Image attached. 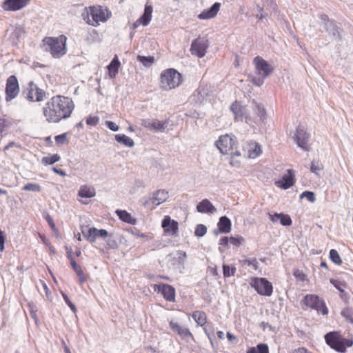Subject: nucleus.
Listing matches in <instances>:
<instances>
[{
  "mask_svg": "<svg viewBox=\"0 0 353 353\" xmlns=\"http://www.w3.org/2000/svg\"><path fill=\"white\" fill-rule=\"evenodd\" d=\"M342 315L353 323V312L350 309H345L341 312Z\"/></svg>",
  "mask_w": 353,
  "mask_h": 353,
  "instance_id": "obj_52",
  "label": "nucleus"
},
{
  "mask_svg": "<svg viewBox=\"0 0 353 353\" xmlns=\"http://www.w3.org/2000/svg\"><path fill=\"white\" fill-rule=\"evenodd\" d=\"M74 109L71 98L56 95L50 98L42 108L43 114L49 123H59L70 117Z\"/></svg>",
  "mask_w": 353,
  "mask_h": 353,
  "instance_id": "obj_1",
  "label": "nucleus"
},
{
  "mask_svg": "<svg viewBox=\"0 0 353 353\" xmlns=\"http://www.w3.org/2000/svg\"><path fill=\"white\" fill-rule=\"evenodd\" d=\"M295 183L294 171L292 169L287 170L285 174L280 180L275 182V185L283 190H286L293 186Z\"/></svg>",
  "mask_w": 353,
  "mask_h": 353,
  "instance_id": "obj_18",
  "label": "nucleus"
},
{
  "mask_svg": "<svg viewBox=\"0 0 353 353\" xmlns=\"http://www.w3.org/2000/svg\"><path fill=\"white\" fill-rule=\"evenodd\" d=\"M23 190L25 191H33V192H40L41 190V186L37 183H29L25 185L23 188Z\"/></svg>",
  "mask_w": 353,
  "mask_h": 353,
  "instance_id": "obj_41",
  "label": "nucleus"
},
{
  "mask_svg": "<svg viewBox=\"0 0 353 353\" xmlns=\"http://www.w3.org/2000/svg\"><path fill=\"white\" fill-rule=\"evenodd\" d=\"M294 276L299 281L304 282L307 280V275L303 272V271L296 269L293 272Z\"/></svg>",
  "mask_w": 353,
  "mask_h": 353,
  "instance_id": "obj_45",
  "label": "nucleus"
},
{
  "mask_svg": "<svg viewBox=\"0 0 353 353\" xmlns=\"http://www.w3.org/2000/svg\"><path fill=\"white\" fill-rule=\"evenodd\" d=\"M53 171L55 173H57V174H59L61 176H65V172L63 170H59V169H57L56 168H53Z\"/></svg>",
  "mask_w": 353,
  "mask_h": 353,
  "instance_id": "obj_60",
  "label": "nucleus"
},
{
  "mask_svg": "<svg viewBox=\"0 0 353 353\" xmlns=\"http://www.w3.org/2000/svg\"><path fill=\"white\" fill-rule=\"evenodd\" d=\"M209 47V41L204 37H198L192 41L190 51L192 55L203 57Z\"/></svg>",
  "mask_w": 353,
  "mask_h": 353,
  "instance_id": "obj_11",
  "label": "nucleus"
},
{
  "mask_svg": "<svg viewBox=\"0 0 353 353\" xmlns=\"http://www.w3.org/2000/svg\"><path fill=\"white\" fill-rule=\"evenodd\" d=\"M230 110L234 114V118L242 119L246 114V108L241 104L239 101H234L230 105Z\"/></svg>",
  "mask_w": 353,
  "mask_h": 353,
  "instance_id": "obj_26",
  "label": "nucleus"
},
{
  "mask_svg": "<svg viewBox=\"0 0 353 353\" xmlns=\"http://www.w3.org/2000/svg\"><path fill=\"white\" fill-rule=\"evenodd\" d=\"M253 63L258 74L261 76L263 79L269 76L273 71V68L259 56L254 58Z\"/></svg>",
  "mask_w": 353,
  "mask_h": 353,
  "instance_id": "obj_14",
  "label": "nucleus"
},
{
  "mask_svg": "<svg viewBox=\"0 0 353 353\" xmlns=\"http://www.w3.org/2000/svg\"><path fill=\"white\" fill-rule=\"evenodd\" d=\"M99 122V118L97 116H89L86 119V124L90 126H96Z\"/></svg>",
  "mask_w": 353,
  "mask_h": 353,
  "instance_id": "obj_47",
  "label": "nucleus"
},
{
  "mask_svg": "<svg viewBox=\"0 0 353 353\" xmlns=\"http://www.w3.org/2000/svg\"><path fill=\"white\" fill-rule=\"evenodd\" d=\"M228 242H229V239L226 236H224L220 239L219 244L221 245L225 246L228 245Z\"/></svg>",
  "mask_w": 353,
  "mask_h": 353,
  "instance_id": "obj_59",
  "label": "nucleus"
},
{
  "mask_svg": "<svg viewBox=\"0 0 353 353\" xmlns=\"http://www.w3.org/2000/svg\"><path fill=\"white\" fill-rule=\"evenodd\" d=\"M323 170V165L319 161H313L311 163L310 170L312 172L319 175V172Z\"/></svg>",
  "mask_w": 353,
  "mask_h": 353,
  "instance_id": "obj_40",
  "label": "nucleus"
},
{
  "mask_svg": "<svg viewBox=\"0 0 353 353\" xmlns=\"http://www.w3.org/2000/svg\"><path fill=\"white\" fill-rule=\"evenodd\" d=\"M305 197L310 202H314L316 198L314 192L310 191H305L301 194V198Z\"/></svg>",
  "mask_w": 353,
  "mask_h": 353,
  "instance_id": "obj_49",
  "label": "nucleus"
},
{
  "mask_svg": "<svg viewBox=\"0 0 353 353\" xmlns=\"http://www.w3.org/2000/svg\"><path fill=\"white\" fill-rule=\"evenodd\" d=\"M6 241V236L3 234V232L1 230H0V251L3 252L4 250V243Z\"/></svg>",
  "mask_w": 353,
  "mask_h": 353,
  "instance_id": "obj_56",
  "label": "nucleus"
},
{
  "mask_svg": "<svg viewBox=\"0 0 353 353\" xmlns=\"http://www.w3.org/2000/svg\"><path fill=\"white\" fill-rule=\"evenodd\" d=\"M45 219L46 221L48 222L49 226L50 227V228L54 231V232H57L58 230L55 225V223L54 222V220L52 218V216L49 214H47L46 216H45Z\"/></svg>",
  "mask_w": 353,
  "mask_h": 353,
  "instance_id": "obj_50",
  "label": "nucleus"
},
{
  "mask_svg": "<svg viewBox=\"0 0 353 353\" xmlns=\"http://www.w3.org/2000/svg\"><path fill=\"white\" fill-rule=\"evenodd\" d=\"M196 210L200 213L213 214L216 210L208 199H205L197 204Z\"/></svg>",
  "mask_w": 353,
  "mask_h": 353,
  "instance_id": "obj_24",
  "label": "nucleus"
},
{
  "mask_svg": "<svg viewBox=\"0 0 353 353\" xmlns=\"http://www.w3.org/2000/svg\"><path fill=\"white\" fill-rule=\"evenodd\" d=\"M60 156L57 154H52L49 157H43L42 158V163L44 165H52L60 160Z\"/></svg>",
  "mask_w": 353,
  "mask_h": 353,
  "instance_id": "obj_38",
  "label": "nucleus"
},
{
  "mask_svg": "<svg viewBox=\"0 0 353 353\" xmlns=\"http://www.w3.org/2000/svg\"><path fill=\"white\" fill-rule=\"evenodd\" d=\"M302 303L306 307L316 310L323 315L328 314L329 310L325 302L316 294H306Z\"/></svg>",
  "mask_w": 353,
  "mask_h": 353,
  "instance_id": "obj_7",
  "label": "nucleus"
},
{
  "mask_svg": "<svg viewBox=\"0 0 353 353\" xmlns=\"http://www.w3.org/2000/svg\"><path fill=\"white\" fill-rule=\"evenodd\" d=\"M8 125V121L5 118L0 117V134L6 130Z\"/></svg>",
  "mask_w": 353,
  "mask_h": 353,
  "instance_id": "obj_54",
  "label": "nucleus"
},
{
  "mask_svg": "<svg viewBox=\"0 0 353 353\" xmlns=\"http://www.w3.org/2000/svg\"><path fill=\"white\" fill-rule=\"evenodd\" d=\"M169 325L171 330L176 332L182 339L190 338L194 341V337L188 328L181 327L172 320L169 322Z\"/></svg>",
  "mask_w": 353,
  "mask_h": 353,
  "instance_id": "obj_21",
  "label": "nucleus"
},
{
  "mask_svg": "<svg viewBox=\"0 0 353 353\" xmlns=\"http://www.w3.org/2000/svg\"><path fill=\"white\" fill-rule=\"evenodd\" d=\"M67 254L72 268L79 279V283L83 284L89 279V274L84 273L81 266L77 263V261H75L74 258L72 254L71 248H70L69 250L67 249Z\"/></svg>",
  "mask_w": 353,
  "mask_h": 353,
  "instance_id": "obj_15",
  "label": "nucleus"
},
{
  "mask_svg": "<svg viewBox=\"0 0 353 353\" xmlns=\"http://www.w3.org/2000/svg\"><path fill=\"white\" fill-rule=\"evenodd\" d=\"M41 285L43 288V290L45 292L46 296L49 298L51 296V291L50 290L49 288L48 287L47 284L43 281H41Z\"/></svg>",
  "mask_w": 353,
  "mask_h": 353,
  "instance_id": "obj_57",
  "label": "nucleus"
},
{
  "mask_svg": "<svg viewBox=\"0 0 353 353\" xmlns=\"http://www.w3.org/2000/svg\"><path fill=\"white\" fill-rule=\"evenodd\" d=\"M250 285L261 296H270L273 292L272 284L265 278L252 277Z\"/></svg>",
  "mask_w": 353,
  "mask_h": 353,
  "instance_id": "obj_8",
  "label": "nucleus"
},
{
  "mask_svg": "<svg viewBox=\"0 0 353 353\" xmlns=\"http://www.w3.org/2000/svg\"><path fill=\"white\" fill-rule=\"evenodd\" d=\"M142 125L150 130L154 131H163L165 130L168 125L167 121H158V120H153V121H148V120H144L143 121Z\"/></svg>",
  "mask_w": 353,
  "mask_h": 353,
  "instance_id": "obj_22",
  "label": "nucleus"
},
{
  "mask_svg": "<svg viewBox=\"0 0 353 353\" xmlns=\"http://www.w3.org/2000/svg\"><path fill=\"white\" fill-rule=\"evenodd\" d=\"M160 88L169 91L178 88L183 82L182 74L174 68L163 70L160 74Z\"/></svg>",
  "mask_w": 353,
  "mask_h": 353,
  "instance_id": "obj_5",
  "label": "nucleus"
},
{
  "mask_svg": "<svg viewBox=\"0 0 353 353\" xmlns=\"http://www.w3.org/2000/svg\"><path fill=\"white\" fill-rule=\"evenodd\" d=\"M192 317L193 318V319L195 321L198 325L203 327L204 333L208 336L210 341L211 347H212L213 350H216L217 348L215 346L213 339L212 338V333L214 332L213 327L212 325H210L211 331H210L209 329L207 328L206 327L208 320L206 313L201 310H196L192 313Z\"/></svg>",
  "mask_w": 353,
  "mask_h": 353,
  "instance_id": "obj_9",
  "label": "nucleus"
},
{
  "mask_svg": "<svg viewBox=\"0 0 353 353\" xmlns=\"http://www.w3.org/2000/svg\"><path fill=\"white\" fill-rule=\"evenodd\" d=\"M330 283L341 292L343 293L345 292L344 289L347 286V283L345 281H341L337 279H330Z\"/></svg>",
  "mask_w": 353,
  "mask_h": 353,
  "instance_id": "obj_39",
  "label": "nucleus"
},
{
  "mask_svg": "<svg viewBox=\"0 0 353 353\" xmlns=\"http://www.w3.org/2000/svg\"><path fill=\"white\" fill-rule=\"evenodd\" d=\"M161 226L167 234L174 235L178 232L179 223L176 221L171 219L169 216H165L162 220Z\"/></svg>",
  "mask_w": 353,
  "mask_h": 353,
  "instance_id": "obj_19",
  "label": "nucleus"
},
{
  "mask_svg": "<svg viewBox=\"0 0 353 353\" xmlns=\"http://www.w3.org/2000/svg\"><path fill=\"white\" fill-rule=\"evenodd\" d=\"M292 353H312L305 347H299L294 350Z\"/></svg>",
  "mask_w": 353,
  "mask_h": 353,
  "instance_id": "obj_58",
  "label": "nucleus"
},
{
  "mask_svg": "<svg viewBox=\"0 0 353 353\" xmlns=\"http://www.w3.org/2000/svg\"><path fill=\"white\" fill-rule=\"evenodd\" d=\"M309 138L310 134L304 129L300 127L296 128L294 134V140L298 146L305 151H308L310 149L308 145Z\"/></svg>",
  "mask_w": 353,
  "mask_h": 353,
  "instance_id": "obj_16",
  "label": "nucleus"
},
{
  "mask_svg": "<svg viewBox=\"0 0 353 353\" xmlns=\"http://www.w3.org/2000/svg\"><path fill=\"white\" fill-rule=\"evenodd\" d=\"M255 112L260 120L263 121L265 119L266 112L264 107L261 105L256 104Z\"/></svg>",
  "mask_w": 353,
  "mask_h": 353,
  "instance_id": "obj_44",
  "label": "nucleus"
},
{
  "mask_svg": "<svg viewBox=\"0 0 353 353\" xmlns=\"http://www.w3.org/2000/svg\"><path fill=\"white\" fill-rule=\"evenodd\" d=\"M168 198V192L163 190H159L156 191L152 197L150 199L151 203L152 205V208H155L159 205L165 202Z\"/></svg>",
  "mask_w": 353,
  "mask_h": 353,
  "instance_id": "obj_23",
  "label": "nucleus"
},
{
  "mask_svg": "<svg viewBox=\"0 0 353 353\" xmlns=\"http://www.w3.org/2000/svg\"><path fill=\"white\" fill-rule=\"evenodd\" d=\"M325 340L332 349L341 353H344L347 347H351L353 344L352 340L343 337L338 332L327 333Z\"/></svg>",
  "mask_w": 353,
  "mask_h": 353,
  "instance_id": "obj_6",
  "label": "nucleus"
},
{
  "mask_svg": "<svg viewBox=\"0 0 353 353\" xmlns=\"http://www.w3.org/2000/svg\"><path fill=\"white\" fill-rule=\"evenodd\" d=\"M115 139L117 142L122 143L128 147H132L134 144V141L125 134H117Z\"/></svg>",
  "mask_w": 353,
  "mask_h": 353,
  "instance_id": "obj_34",
  "label": "nucleus"
},
{
  "mask_svg": "<svg viewBox=\"0 0 353 353\" xmlns=\"http://www.w3.org/2000/svg\"><path fill=\"white\" fill-rule=\"evenodd\" d=\"M137 59L142 63L145 66H149L154 61V58L153 57H145V56H138Z\"/></svg>",
  "mask_w": 353,
  "mask_h": 353,
  "instance_id": "obj_42",
  "label": "nucleus"
},
{
  "mask_svg": "<svg viewBox=\"0 0 353 353\" xmlns=\"http://www.w3.org/2000/svg\"><path fill=\"white\" fill-rule=\"evenodd\" d=\"M152 6L146 5L145 6L143 14L140 17L141 23L145 26L149 24L152 19Z\"/></svg>",
  "mask_w": 353,
  "mask_h": 353,
  "instance_id": "obj_33",
  "label": "nucleus"
},
{
  "mask_svg": "<svg viewBox=\"0 0 353 353\" xmlns=\"http://www.w3.org/2000/svg\"><path fill=\"white\" fill-rule=\"evenodd\" d=\"M236 272V268L234 267L230 268L228 265H223V273L224 277H229L234 275Z\"/></svg>",
  "mask_w": 353,
  "mask_h": 353,
  "instance_id": "obj_43",
  "label": "nucleus"
},
{
  "mask_svg": "<svg viewBox=\"0 0 353 353\" xmlns=\"http://www.w3.org/2000/svg\"><path fill=\"white\" fill-rule=\"evenodd\" d=\"M141 20L140 18L137 19L134 23H133V28H137L139 25H141Z\"/></svg>",
  "mask_w": 353,
  "mask_h": 353,
  "instance_id": "obj_64",
  "label": "nucleus"
},
{
  "mask_svg": "<svg viewBox=\"0 0 353 353\" xmlns=\"http://www.w3.org/2000/svg\"><path fill=\"white\" fill-rule=\"evenodd\" d=\"M206 232L207 228L203 224H199L196 227L194 234L197 236L201 237L204 236Z\"/></svg>",
  "mask_w": 353,
  "mask_h": 353,
  "instance_id": "obj_46",
  "label": "nucleus"
},
{
  "mask_svg": "<svg viewBox=\"0 0 353 353\" xmlns=\"http://www.w3.org/2000/svg\"><path fill=\"white\" fill-rule=\"evenodd\" d=\"M121 66V63L116 56L112 60L110 63L108 65L107 68L108 70V76L111 79H114L118 74L119 69Z\"/></svg>",
  "mask_w": 353,
  "mask_h": 353,
  "instance_id": "obj_28",
  "label": "nucleus"
},
{
  "mask_svg": "<svg viewBox=\"0 0 353 353\" xmlns=\"http://www.w3.org/2000/svg\"><path fill=\"white\" fill-rule=\"evenodd\" d=\"M68 132H65L61 134L55 136L54 140H55L56 145L57 146H61L63 145L68 144L69 140H68Z\"/></svg>",
  "mask_w": 353,
  "mask_h": 353,
  "instance_id": "obj_36",
  "label": "nucleus"
},
{
  "mask_svg": "<svg viewBox=\"0 0 353 353\" xmlns=\"http://www.w3.org/2000/svg\"><path fill=\"white\" fill-rule=\"evenodd\" d=\"M31 0H6L1 8L5 11H17L26 7Z\"/></svg>",
  "mask_w": 353,
  "mask_h": 353,
  "instance_id": "obj_17",
  "label": "nucleus"
},
{
  "mask_svg": "<svg viewBox=\"0 0 353 353\" xmlns=\"http://www.w3.org/2000/svg\"><path fill=\"white\" fill-rule=\"evenodd\" d=\"M105 124L110 130H111L114 132H116L119 130V126L115 123H114L112 121H108L105 122Z\"/></svg>",
  "mask_w": 353,
  "mask_h": 353,
  "instance_id": "obj_55",
  "label": "nucleus"
},
{
  "mask_svg": "<svg viewBox=\"0 0 353 353\" xmlns=\"http://www.w3.org/2000/svg\"><path fill=\"white\" fill-rule=\"evenodd\" d=\"M62 294V296L64 299V301H65V303H67V305H68V307L73 311V312H76L77 311V308L75 307V305L72 303V301L70 300V299L68 298V296L64 294L63 292L61 293Z\"/></svg>",
  "mask_w": 353,
  "mask_h": 353,
  "instance_id": "obj_51",
  "label": "nucleus"
},
{
  "mask_svg": "<svg viewBox=\"0 0 353 353\" xmlns=\"http://www.w3.org/2000/svg\"><path fill=\"white\" fill-rule=\"evenodd\" d=\"M242 263L248 266L252 265L255 270H256L259 268L258 261L256 259L243 260Z\"/></svg>",
  "mask_w": 353,
  "mask_h": 353,
  "instance_id": "obj_48",
  "label": "nucleus"
},
{
  "mask_svg": "<svg viewBox=\"0 0 353 353\" xmlns=\"http://www.w3.org/2000/svg\"><path fill=\"white\" fill-rule=\"evenodd\" d=\"M270 219L272 222L280 221L281 224L284 226L291 225L292 223L290 216L288 214L282 213H274L273 214H269Z\"/></svg>",
  "mask_w": 353,
  "mask_h": 353,
  "instance_id": "obj_27",
  "label": "nucleus"
},
{
  "mask_svg": "<svg viewBox=\"0 0 353 353\" xmlns=\"http://www.w3.org/2000/svg\"><path fill=\"white\" fill-rule=\"evenodd\" d=\"M248 157L250 159H254L257 157L262 152L261 146L258 143L254 142L248 143Z\"/></svg>",
  "mask_w": 353,
  "mask_h": 353,
  "instance_id": "obj_29",
  "label": "nucleus"
},
{
  "mask_svg": "<svg viewBox=\"0 0 353 353\" xmlns=\"http://www.w3.org/2000/svg\"><path fill=\"white\" fill-rule=\"evenodd\" d=\"M226 336H227L228 341H232L236 339V336L234 334H232V333H230V332H227Z\"/></svg>",
  "mask_w": 353,
  "mask_h": 353,
  "instance_id": "obj_61",
  "label": "nucleus"
},
{
  "mask_svg": "<svg viewBox=\"0 0 353 353\" xmlns=\"http://www.w3.org/2000/svg\"><path fill=\"white\" fill-rule=\"evenodd\" d=\"M44 141L46 143H48V145H51L52 143V141L51 139V137L50 136H48V137H45L44 139Z\"/></svg>",
  "mask_w": 353,
  "mask_h": 353,
  "instance_id": "obj_62",
  "label": "nucleus"
},
{
  "mask_svg": "<svg viewBox=\"0 0 353 353\" xmlns=\"http://www.w3.org/2000/svg\"><path fill=\"white\" fill-rule=\"evenodd\" d=\"M78 194L82 198H92L95 196L96 192L93 187L84 185L80 187Z\"/></svg>",
  "mask_w": 353,
  "mask_h": 353,
  "instance_id": "obj_31",
  "label": "nucleus"
},
{
  "mask_svg": "<svg viewBox=\"0 0 353 353\" xmlns=\"http://www.w3.org/2000/svg\"><path fill=\"white\" fill-rule=\"evenodd\" d=\"M23 95L30 102H40L46 98V92L33 81H30L23 91Z\"/></svg>",
  "mask_w": 353,
  "mask_h": 353,
  "instance_id": "obj_10",
  "label": "nucleus"
},
{
  "mask_svg": "<svg viewBox=\"0 0 353 353\" xmlns=\"http://www.w3.org/2000/svg\"><path fill=\"white\" fill-rule=\"evenodd\" d=\"M84 236L90 243L96 241L97 238H106L108 236L107 230L104 229L99 230L96 228H90L86 233H83Z\"/></svg>",
  "mask_w": 353,
  "mask_h": 353,
  "instance_id": "obj_20",
  "label": "nucleus"
},
{
  "mask_svg": "<svg viewBox=\"0 0 353 353\" xmlns=\"http://www.w3.org/2000/svg\"><path fill=\"white\" fill-rule=\"evenodd\" d=\"M115 213L117 214L119 218L123 222H125V223H128L130 224H135L136 219L132 218L131 214L129 212H128L126 210H117Z\"/></svg>",
  "mask_w": 353,
  "mask_h": 353,
  "instance_id": "obj_32",
  "label": "nucleus"
},
{
  "mask_svg": "<svg viewBox=\"0 0 353 353\" xmlns=\"http://www.w3.org/2000/svg\"><path fill=\"white\" fill-rule=\"evenodd\" d=\"M19 84L16 76H10L6 83V101H10L16 98L19 93Z\"/></svg>",
  "mask_w": 353,
  "mask_h": 353,
  "instance_id": "obj_12",
  "label": "nucleus"
},
{
  "mask_svg": "<svg viewBox=\"0 0 353 353\" xmlns=\"http://www.w3.org/2000/svg\"><path fill=\"white\" fill-rule=\"evenodd\" d=\"M215 145L222 154L230 155V164L232 166L239 165V161L235 159L241 157V152L237 150L238 140L234 135L232 134L221 135L215 142Z\"/></svg>",
  "mask_w": 353,
  "mask_h": 353,
  "instance_id": "obj_3",
  "label": "nucleus"
},
{
  "mask_svg": "<svg viewBox=\"0 0 353 353\" xmlns=\"http://www.w3.org/2000/svg\"><path fill=\"white\" fill-rule=\"evenodd\" d=\"M153 289L155 292L161 293L167 301H175L176 292L173 286L165 283L154 284Z\"/></svg>",
  "mask_w": 353,
  "mask_h": 353,
  "instance_id": "obj_13",
  "label": "nucleus"
},
{
  "mask_svg": "<svg viewBox=\"0 0 353 353\" xmlns=\"http://www.w3.org/2000/svg\"><path fill=\"white\" fill-rule=\"evenodd\" d=\"M231 221L225 216H221L218 223V228L221 233H229L231 231Z\"/></svg>",
  "mask_w": 353,
  "mask_h": 353,
  "instance_id": "obj_30",
  "label": "nucleus"
},
{
  "mask_svg": "<svg viewBox=\"0 0 353 353\" xmlns=\"http://www.w3.org/2000/svg\"><path fill=\"white\" fill-rule=\"evenodd\" d=\"M112 16L111 10L101 5L85 7L82 14L85 22L92 27H98L102 23H105Z\"/></svg>",
  "mask_w": 353,
  "mask_h": 353,
  "instance_id": "obj_2",
  "label": "nucleus"
},
{
  "mask_svg": "<svg viewBox=\"0 0 353 353\" xmlns=\"http://www.w3.org/2000/svg\"><path fill=\"white\" fill-rule=\"evenodd\" d=\"M221 7V3L216 2L214 3L212 7L208 10H203L201 13H200L198 17L200 19H209L214 18L218 13Z\"/></svg>",
  "mask_w": 353,
  "mask_h": 353,
  "instance_id": "obj_25",
  "label": "nucleus"
},
{
  "mask_svg": "<svg viewBox=\"0 0 353 353\" xmlns=\"http://www.w3.org/2000/svg\"><path fill=\"white\" fill-rule=\"evenodd\" d=\"M330 259L334 263L338 265H341L343 263V261L339 252L334 249H332L330 251Z\"/></svg>",
  "mask_w": 353,
  "mask_h": 353,
  "instance_id": "obj_37",
  "label": "nucleus"
},
{
  "mask_svg": "<svg viewBox=\"0 0 353 353\" xmlns=\"http://www.w3.org/2000/svg\"><path fill=\"white\" fill-rule=\"evenodd\" d=\"M216 335L219 339H224V333L222 331H218L216 332Z\"/></svg>",
  "mask_w": 353,
  "mask_h": 353,
  "instance_id": "obj_63",
  "label": "nucleus"
},
{
  "mask_svg": "<svg viewBox=\"0 0 353 353\" xmlns=\"http://www.w3.org/2000/svg\"><path fill=\"white\" fill-rule=\"evenodd\" d=\"M246 353H270L267 344L259 343L256 347L250 348Z\"/></svg>",
  "mask_w": 353,
  "mask_h": 353,
  "instance_id": "obj_35",
  "label": "nucleus"
},
{
  "mask_svg": "<svg viewBox=\"0 0 353 353\" xmlns=\"http://www.w3.org/2000/svg\"><path fill=\"white\" fill-rule=\"evenodd\" d=\"M243 241V239L242 237H241V238L230 237L229 239L230 243L235 246L240 245Z\"/></svg>",
  "mask_w": 353,
  "mask_h": 353,
  "instance_id": "obj_53",
  "label": "nucleus"
},
{
  "mask_svg": "<svg viewBox=\"0 0 353 353\" xmlns=\"http://www.w3.org/2000/svg\"><path fill=\"white\" fill-rule=\"evenodd\" d=\"M45 50L49 52L52 57L58 59L66 54L67 37L59 35L57 37H46L43 39Z\"/></svg>",
  "mask_w": 353,
  "mask_h": 353,
  "instance_id": "obj_4",
  "label": "nucleus"
}]
</instances>
